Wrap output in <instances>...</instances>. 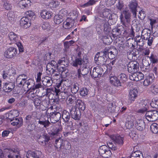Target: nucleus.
Returning <instances> with one entry per match:
<instances>
[{"mask_svg": "<svg viewBox=\"0 0 158 158\" xmlns=\"http://www.w3.org/2000/svg\"><path fill=\"white\" fill-rule=\"evenodd\" d=\"M8 38L12 43H14L19 41V38L15 33L11 32L8 35Z\"/></svg>", "mask_w": 158, "mask_h": 158, "instance_id": "nucleus-19", "label": "nucleus"}, {"mask_svg": "<svg viewBox=\"0 0 158 158\" xmlns=\"http://www.w3.org/2000/svg\"><path fill=\"white\" fill-rule=\"evenodd\" d=\"M17 52V49L13 47L8 48L4 52V56L7 58H10L15 56Z\"/></svg>", "mask_w": 158, "mask_h": 158, "instance_id": "nucleus-9", "label": "nucleus"}, {"mask_svg": "<svg viewBox=\"0 0 158 158\" xmlns=\"http://www.w3.org/2000/svg\"><path fill=\"white\" fill-rule=\"evenodd\" d=\"M76 107L82 110L85 109V106L81 99H77L76 104Z\"/></svg>", "mask_w": 158, "mask_h": 158, "instance_id": "nucleus-27", "label": "nucleus"}, {"mask_svg": "<svg viewBox=\"0 0 158 158\" xmlns=\"http://www.w3.org/2000/svg\"><path fill=\"white\" fill-rule=\"evenodd\" d=\"M20 157L18 152L11 151L7 156V158H20Z\"/></svg>", "mask_w": 158, "mask_h": 158, "instance_id": "nucleus-29", "label": "nucleus"}, {"mask_svg": "<svg viewBox=\"0 0 158 158\" xmlns=\"http://www.w3.org/2000/svg\"><path fill=\"white\" fill-rule=\"evenodd\" d=\"M107 52L104 51L103 52H99L95 56L94 60L96 63L98 65L99 64H103L106 60V55Z\"/></svg>", "mask_w": 158, "mask_h": 158, "instance_id": "nucleus-3", "label": "nucleus"}, {"mask_svg": "<svg viewBox=\"0 0 158 158\" xmlns=\"http://www.w3.org/2000/svg\"><path fill=\"white\" fill-rule=\"evenodd\" d=\"M6 70L3 71L2 75L3 78L10 82L7 83H5L4 84L3 89V90L7 92L11 91L15 87V85L11 82L13 81L15 79L14 76L16 73V70L15 69L10 68L8 66H7Z\"/></svg>", "mask_w": 158, "mask_h": 158, "instance_id": "nucleus-1", "label": "nucleus"}, {"mask_svg": "<svg viewBox=\"0 0 158 158\" xmlns=\"http://www.w3.org/2000/svg\"><path fill=\"white\" fill-rule=\"evenodd\" d=\"M132 156L135 158H143L142 152L139 151H137L132 153Z\"/></svg>", "mask_w": 158, "mask_h": 158, "instance_id": "nucleus-33", "label": "nucleus"}, {"mask_svg": "<svg viewBox=\"0 0 158 158\" xmlns=\"http://www.w3.org/2000/svg\"><path fill=\"white\" fill-rule=\"evenodd\" d=\"M62 118L65 121L68 122L69 119V113L66 110H64L62 114Z\"/></svg>", "mask_w": 158, "mask_h": 158, "instance_id": "nucleus-40", "label": "nucleus"}, {"mask_svg": "<svg viewBox=\"0 0 158 158\" xmlns=\"http://www.w3.org/2000/svg\"><path fill=\"white\" fill-rule=\"evenodd\" d=\"M134 125L133 122L132 121H128L126 122L125 123L126 127L128 129L131 128Z\"/></svg>", "mask_w": 158, "mask_h": 158, "instance_id": "nucleus-45", "label": "nucleus"}, {"mask_svg": "<svg viewBox=\"0 0 158 158\" xmlns=\"http://www.w3.org/2000/svg\"><path fill=\"white\" fill-rule=\"evenodd\" d=\"M118 78L119 79V81L122 83H124L126 82L127 80V76L124 73H121L118 76Z\"/></svg>", "mask_w": 158, "mask_h": 158, "instance_id": "nucleus-38", "label": "nucleus"}, {"mask_svg": "<svg viewBox=\"0 0 158 158\" xmlns=\"http://www.w3.org/2000/svg\"><path fill=\"white\" fill-rule=\"evenodd\" d=\"M129 6L133 15L135 17L136 16V8L137 7V4L135 2H130Z\"/></svg>", "mask_w": 158, "mask_h": 158, "instance_id": "nucleus-20", "label": "nucleus"}, {"mask_svg": "<svg viewBox=\"0 0 158 158\" xmlns=\"http://www.w3.org/2000/svg\"><path fill=\"white\" fill-rule=\"evenodd\" d=\"M104 51H106L107 53L106 55V58L108 56L110 59H113L115 57V55L113 53L112 51L108 50L107 49H105Z\"/></svg>", "mask_w": 158, "mask_h": 158, "instance_id": "nucleus-39", "label": "nucleus"}, {"mask_svg": "<svg viewBox=\"0 0 158 158\" xmlns=\"http://www.w3.org/2000/svg\"><path fill=\"white\" fill-rule=\"evenodd\" d=\"M49 140V138L48 136H45L44 137L41 136L39 139V142L40 144H45Z\"/></svg>", "mask_w": 158, "mask_h": 158, "instance_id": "nucleus-37", "label": "nucleus"}, {"mask_svg": "<svg viewBox=\"0 0 158 158\" xmlns=\"http://www.w3.org/2000/svg\"><path fill=\"white\" fill-rule=\"evenodd\" d=\"M147 39H148V45L149 46H151L153 41V38L152 37H148V39L147 38L146 40Z\"/></svg>", "mask_w": 158, "mask_h": 158, "instance_id": "nucleus-61", "label": "nucleus"}, {"mask_svg": "<svg viewBox=\"0 0 158 158\" xmlns=\"http://www.w3.org/2000/svg\"><path fill=\"white\" fill-rule=\"evenodd\" d=\"M114 63V62L112 61V62H110V63L107 64L106 65L107 70H110L112 68V66L113 65Z\"/></svg>", "mask_w": 158, "mask_h": 158, "instance_id": "nucleus-60", "label": "nucleus"}, {"mask_svg": "<svg viewBox=\"0 0 158 158\" xmlns=\"http://www.w3.org/2000/svg\"><path fill=\"white\" fill-rule=\"evenodd\" d=\"M67 13L66 11L64 9L62 10L60 12V14L55 15L54 17V21L56 24H59L63 21V17Z\"/></svg>", "mask_w": 158, "mask_h": 158, "instance_id": "nucleus-10", "label": "nucleus"}, {"mask_svg": "<svg viewBox=\"0 0 158 158\" xmlns=\"http://www.w3.org/2000/svg\"><path fill=\"white\" fill-rule=\"evenodd\" d=\"M69 16L68 17L67 19H71V20H73L74 21H75L77 18L78 15L77 13V12L75 11H73L69 13Z\"/></svg>", "mask_w": 158, "mask_h": 158, "instance_id": "nucleus-34", "label": "nucleus"}, {"mask_svg": "<svg viewBox=\"0 0 158 158\" xmlns=\"http://www.w3.org/2000/svg\"><path fill=\"white\" fill-rule=\"evenodd\" d=\"M151 92L154 94H156L158 93V88L155 86H152L151 87Z\"/></svg>", "mask_w": 158, "mask_h": 158, "instance_id": "nucleus-52", "label": "nucleus"}, {"mask_svg": "<svg viewBox=\"0 0 158 158\" xmlns=\"http://www.w3.org/2000/svg\"><path fill=\"white\" fill-rule=\"evenodd\" d=\"M74 111L73 109H71L70 110V114L72 115L73 118L75 120H79L80 118V114H78L77 112L76 111Z\"/></svg>", "mask_w": 158, "mask_h": 158, "instance_id": "nucleus-30", "label": "nucleus"}, {"mask_svg": "<svg viewBox=\"0 0 158 158\" xmlns=\"http://www.w3.org/2000/svg\"><path fill=\"white\" fill-rule=\"evenodd\" d=\"M20 23V25L25 29L29 27L31 25L30 19L26 17H23L21 19Z\"/></svg>", "mask_w": 158, "mask_h": 158, "instance_id": "nucleus-12", "label": "nucleus"}, {"mask_svg": "<svg viewBox=\"0 0 158 158\" xmlns=\"http://www.w3.org/2000/svg\"><path fill=\"white\" fill-rule=\"evenodd\" d=\"M139 68V64L136 61H131L127 65L128 71L132 74L136 72Z\"/></svg>", "mask_w": 158, "mask_h": 158, "instance_id": "nucleus-8", "label": "nucleus"}, {"mask_svg": "<svg viewBox=\"0 0 158 158\" xmlns=\"http://www.w3.org/2000/svg\"><path fill=\"white\" fill-rule=\"evenodd\" d=\"M138 95V91L136 89H132L130 90L129 92V97L130 98H135L137 97Z\"/></svg>", "mask_w": 158, "mask_h": 158, "instance_id": "nucleus-26", "label": "nucleus"}, {"mask_svg": "<svg viewBox=\"0 0 158 158\" xmlns=\"http://www.w3.org/2000/svg\"><path fill=\"white\" fill-rule=\"evenodd\" d=\"M39 123L43 125L44 127H46L48 126L49 122L48 121H39Z\"/></svg>", "mask_w": 158, "mask_h": 158, "instance_id": "nucleus-58", "label": "nucleus"}, {"mask_svg": "<svg viewBox=\"0 0 158 158\" xmlns=\"http://www.w3.org/2000/svg\"><path fill=\"white\" fill-rule=\"evenodd\" d=\"M10 131L8 130H5L2 133V136L5 137L7 136L10 133Z\"/></svg>", "mask_w": 158, "mask_h": 158, "instance_id": "nucleus-63", "label": "nucleus"}, {"mask_svg": "<svg viewBox=\"0 0 158 158\" xmlns=\"http://www.w3.org/2000/svg\"><path fill=\"white\" fill-rule=\"evenodd\" d=\"M110 138L114 141L120 145H122L123 143V138L119 136L111 135L110 136Z\"/></svg>", "mask_w": 158, "mask_h": 158, "instance_id": "nucleus-23", "label": "nucleus"}, {"mask_svg": "<svg viewBox=\"0 0 158 158\" xmlns=\"http://www.w3.org/2000/svg\"><path fill=\"white\" fill-rule=\"evenodd\" d=\"M88 90L86 88H83L81 89L80 92V94L82 96H85L88 93Z\"/></svg>", "mask_w": 158, "mask_h": 158, "instance_id": "nucleus-47", "label": "nucleus"}, {"mask_svg": "<svg viewBox=\"0 0 158 158\" xmlns=\"http://www.w3.org/2000/svg\"><path fill=\"white\" fill-rule=\"evenodd\" d=\"M27 16H29L30 17H33L34 16V13L31 10H29L27 11L25 13Z\"/></svg>", "mask_w": 158, "mask_h": 158, "instance_id": "nucleus-57", "label": "nucleus"}, {"mask_svg": "<svg viewBox=\"0 0 158 158\" xmlns=\"http://www.w3.org/2000/svg\"><path fill=\"white\" fill-rule=\"evenodd\" d=\"M31 81V80H26L25 83L23 86V88H25L27 87L28 89H30L31 87H29V86L30 85V82Z\"/></svg>", "mask_w": 158, "mask_h": 158, "instance_id": "nucleus-56", "label": "nucleus"}, {"mask_svg": "<svg viewBox=\"0 0 158 158\" xmlns=\"http://www.w3.org/2000/svg\"><path fill=\"white\" fill-rule=\"evenodd\" d=\"M61 85V83H56V87L54 89V91L56 96H58L59 95V94L61 91L60 89H62Z\"/></svg>", "mask_w": 158, "mask_h": 158, "instance_id": "nucleus-36", "label": "nucleus"}, {"mask_svg": "<svg viewBox=\"0 0 158 158\" xmlns=\"http://www.w3.org/2000/svg\"><path fill=\"white\" fill-rule=\"evenodd\" d=\"M144 126V122L143 120H138L137 121L135 127L138 130L140 131H142L143 130Z\"/></svg>", "mask_w": 158, "mask_h": 158, "instance_id": "nucleus-25", "label": "nucleus"}, {"mask_svg": "<svg viewBox=\"0 0 158 158\" xmlns=\"http://www.w3.org/2000/svg\"><path fill=\"white\" fill-rule=\"evenodd\" d=\"M98 152L102 157L105 158H108L112 155V153L109 148L105 145L101 146L98 149Z\"/></svg>", "mask_w": 158, "mask_h": 158, "instance_id": "nucleus-4", "label": "nucleus"}, {"mask_svg": "<svg viewBox=\"0 0 158 158\" xmlns=\"http://www.w3.org/2000/svg\"><path fill=\"white\" fill-rule=\"evenodd\" d=\"M75 23V21L71 20L69 19H67L66 21L64 22L63 26L65 29H69L74 25Z\"/></svg>", "mask_w": 158, "mask_h": 158, "instance_id": "nucleus-18", "label": "nucleus"}, {"mask_svg": "<svg viewBox=\"0 0 158 158\" xmlns=\"http://www.w3.org/2000/svg\"><path fill=\"white\" fill-rule=\"evenodd\" d=\"M103 72L102 68L99 66L94 67L92 71V76L94 78L100 77Z\"/></svg>", "mask_w": 158, "mask_h": 158, "instance_id": "nucleus-14", "label": "nucleus"}, {"mask_svg": "<svg viewBox=\"0 0 158 158\" xmlns=\"http://www.w3.org/2000/svg\"><path fill=\"white\" fill-rule=\"evenodd\" d=\"M150 59L151 61L153 63H155L158 62V59L155 56L152 55L150 57Z\"/></svg>", "mask_w": 158, "mask_h": 158, "instance_id": "nucleus-53", "label": "nucleus"}, {"mask_svg": "<svg viewBox=\"0 0 158 158\" xmlns=\"http://www.w3.org/2000/svg\"><path fill=\"white\" fill-rule=\"evenodd\" d=\"M107 145L109 148L112 150H115L117 149V148L115 146L113 145L111 143L109 142L108 143Z\"/></svg>", "mask_w": 158, "mask_h": 158, "instance_id": "nucleus-59", "label": "nucleus"}, {"mask_svg": "<svg viewBox=\"0 0 158 158\" xmlns=\"http://www.w3.org/2000/svg\"><path fill=\"white\" fill-rule=\"evenodd\" d=\"M10 123L14 126H17L19 127H21L23 123V120L21 118L13 119L10 120Z\"/></svg>", "mask_w": 158, "mask_h": 158, "instance_id": "nucleus-21", "label": "nucleus"}, {"mask_svg": "<svg viewBox=\"0 0 158 158\" xmlns=\"http://www.w3.org/2000/svg\"><path fill=\"white\" fill-rule=\"evenodd\" d=\"M149 20L150 21V24L152 28L153 25L156 23V20L152 19H150Z\"/></svg>", "mask_w": 158, "mask_h": 158, "instance_id": "nucleus-64", "label": "nucleus"}, {"mask_svg": "<svg viewBox=\"0 0 158 158\" xmlns=\"http://www.w3.org/2000/svg\"><path fill=\"white\" fill-rule=\"evenodd\" d=\"M9 114L13 116L14 117H17L19 115V113L17 110H13L10 111Z\"/></svg>", "mask_w": 158, "mask_h": 158, "instance_id": "nucleus-48", "label": "nucleus"}, {"mask_svg": "<svg viewBox=\"0 0 158 158\" xmlns=\"http://www.w3.org/2000/svg\"><path fill=\"white\" fill-rule=\"evenodd\" d=\"M4 7L7 10L10 9L11 8V5L8 2H5L4 4Z\"/></svg>", "mask_w": 158, "mask_h": 158, "instance_id": "nucleus-62", "label": "nucleus"}, {"mask_svg": "<svg viewBox=\"0 0 158 158\" xmlns=\"http://www.w3.org/2000/svg\"><path fill=\"white\" fill-rule=\"evenodd\" d=\"M68 65V61L67 58L64 57L62 58L58 61L57 64V68L58 69H60L61 71H64L66 67Z\"/></svg>", "mask_w": 158, "mask_h": 158, "instance_id": "nucleus-7", "label": "nucleus"}, {"mask_svg": "<svg viewBox=\"0 0 158 158\" xmlns=\"http://www.w3.org/2000/svg\"><path fill=\"white\" fill-rule=\"evenodd\" d=\"M42 28L44 30L48 29L50 28V25L48 22H44L42 24Z\"/></svg>", "mask_w": 158, "mask_h": 158, "instance_id": "nucleus-46", "label": "nucleus"}, {"mask_svg": "<svg viewBox=\"0 0 158 158\" xmlns=\"http://www.w3.org/2000/svg\"><path fill=\"white\" fill-rule=\"evenodd\" d=\"M102 16L104 18H108L109 19H112L113 14H110V10L107 9H104L102 12Z\"/></svg>", "mask_w": 158, "mask_h": 158, "instance_id": "nucleus-28", "label": "nucleus"}, {"mask_svg": "<svg viewBox=\"0 0 158 158\" xmlns=\"http://www.w3.org/2000/svg\"><path fill=\"white\" fill-rule=\"evenodd\" d=\"M146 119L149 121H154L158 118V112L156 110L148 111L145 114Z\"/></svg>", "mask_w": 158, "mask_h": 158, "instance_id": "nucleus-5", "label": "nucleus"}, {"mask_svg": "<svg viewBox=\"0 0 158 158\" xmlns=\"http://www.w3.org/2000/svg\"><path fill=\"white\" fill-rule=\"evenodd\" d=\"M89 65L88 60L87 59H83V60H82L81 58H77L75 60L73 61V66L77 67L78 65H82L83 67L85 68V69L87 68Z\"/></svg>", "mask_w": 158, "mask_h": 158, "instance_id": "nucleus-6", "label": "nucleus"}, {"mask_svg": "<svg viewBox=\"0 0 158 158\" xmlns=\"http://www.w3.org/2000/svg\"><path fill=\"white\" fill-rule=\"evenodd\" d=\"M50 65H51L53 68V70H54L55 68L57 67V64L55 61L52 60L47 64V68H49Z\"/></svg>", "mask_w": 158, "mask_h": 158, "instance_id": "nucleus-43", "label": "nucleus"}, {"mask_svg": "<svg viewBox=\"0 0 158 158\" xmlns=\"http://www.w3.org/2000/svg\"><path fill=\"white\" fill-rule=\"evenodd\" d=\"M27 78V77L25 74H23L19 75L16 79L17 84L23 86Z\"/></svg>", "mask_w": 158, "mask_h": 158, "instance_id": "nucleus-17", "label": "nucleus"}, {"mask_svg": "<svg viewBox=\"0 0 158 158\" xmlns=\"http://www.w3.org/2000/svg\"><path fill=\"white\" fill-rule=\"evenodd\" d=\"M110 80V83L114 85L118 86H121V82L116 77L114 76L111 77Z\"/></svg>", "mask_w": 158, "mask_h": 158, "instance_id": "nucleus-24", "label": "nucleus"}, {"mask_svg": "<svg viewBox=\"0 0 158 158\" xmlns=\"http://www.w3.org/2000/svg\"><path fill=\"white\" fill-rule=\"evenodd\" d=\"M151 131L154 133L156 134L158 132V125L156 123L152 124L150 127Z\"/></svg>", "mask_w": 158, "mask_h": 158, "instance_id": "nucleus-32", "label": "nucleus"}, {"mask_svg": "<svg viewBox=\"0 0 158 158\" xmlns=\"http://www.w3.org/2000/svg\"><path fill=\"white\" fill-rule=\"evenodd\" d=\"M59 4V3L58 2H56L52 1L49 3V6L51 7H56Z\"/></svg>", "mask_w": 158, "mask_h": 158, "instance_id": "nucleus-44", "label": "nucleus"}, {"mask_svg": "<svg viewBox=\"0 0 158 158\" xmlns=\"http://www.w3.org/2000/svg\"><path fill=\"white\" fill-rule=\"evenodd\" d=\"M15 13L13 11H10L7 14L8 19L9 20H14L15 19Z\"/></svg>", "mask_w": 158, "mask_h": 158, "instance_id": "nucleus-41", "label": "nucleus"}, {"mask_svg": "<svg viewBox=\"0 0 158 158\" xmlns=\"http://www.w3.org/2000/svg\"><path fill=\"white\" fill-rule=\"evenodd\" d=\"M125 27L124 26H121L119 28L114 29L112 30V35L114 38L120 35L123 31L125 32L127 30H125Z\"/></svg>", "mask_w": 158, "mask_h": 158, "instance_id": "nucleus-15", "label": "nucleus"}, {"mask_svg": "<svg viewBox=\"0 0 158 158\" xmlns=\"http://www.w3.org/2000/svg\"><path fill=\"white\" fill-rule=\"evenodd\" d=\"M16 44L17 46L18 47L19 50L20 52H22L23 51V47L21 43L17 41L16 42Z\"/></svg>", "mask_w": 158, "mask_h": 158, "instance_id": "nucleus-55", "label": "nucleus"}, {"mask_svg": "<svg viewBox=\"0 0 158 158\" xmlns=\"http://www.w3.org/2000/svg\"><path fill=\"white\" fill-rule=\"evenodd\" d=\"M31 1L30 0H21L19 2L18 5L21 9H27L31 6Z\"/></svg>", "mask_w": 158, "mask_h": 158, "instance_id": "nucleus-13", "label": "nucleus"}, {"mask_svg": "<svg viewBox=\"0 0 158 158\" xmlns=\"http://www.w3.org/2000/svg\"><path fill=\"white\" fill-rule=\"evenodd\" d=\"M95 2L94 0H90L87 3L84 4L83 7H85L90 5H92L94 4Z\"/></svg>", "mask_w": 158, "mask_h": 158, "instance_id": "nucleus-54", "label": "nucleus"}, {"mask_svg": "<svg viewBox=\"0 0 158 158\" xmlns=\"http://www.w3.org/2000/svg\"><path fill=\"white\" fill-rule=\"evenodd\" d=\"M138 16L141 19H143L145 18L146 14L143 10L141 9L140 11H139Z\"/></svg>", "mask_w": 158, "mask_h": 158, "instance_id": "nucleus-42", "label": "nucleus"}, {"mask_svg": "<svg viewBox=\"0 0 158 158\" xmlns=\"http://www.w3.org/2000/svg\"><path fill=\"white\" fill-rule=\"evenodd\" d=\"M42 82L44 85L47 87L50 86L52 84V81L51 79L48 77L44 78Z\"/></svg>", "mask_w": 158, "mask_h": 158, "instance_id": "nucleus-31", "label": "nucleus"}, {"mask_svg": "<svg viewBox=\"0 0 158 158\" xmlns=\"http://www.w3.org/2000/svg\"><path fill=\"white\" fill-rule=\"evenodd\" d=\"M154 78V77L153 74H149L146 77L143 82V85L145 86L149 85L152 83Z\"/></svg>", "mask_w": 158, "mask_h": 158, "instance_id": "nucleus-16", "label": "nucleus"}, {"mask_svg": "<svg viewBox=\"0 0 158 158\" xmlns=\"http://www.w3.org/2000/svg\"><path fill=\"white\" fill-rule=\"evenodd\" d=\"M129 135L130 137L134 140L136 139L138 137L137 135L135 134L134 131L130 133Z\"/></svg>", "mask_w": 158, "mask_h": 158, "instance_id": "nucleus-51", "label": "nucleus"}, {"mask_svg": "<svg viewBox=\"0 0 158 158\" xmlns=\"http://www.w3.org/2000/svg\"><path fill=\"white\" fill-rule=\"evenodd\" d=\"M71 91L73 93H76L78 91L79 88L77 86V85L74 84L71 88Z\"/></svg>", "mask_w": 158, "mask_h": 158, "instance_id": "nucleus-50", "label": "nucleus"}, {"mask_svg": "<svg viewBox=\"0 0 158 158\" xmlns=\"http://www.w3.org/2000/svg\"><path fill=\"white\" fill-rule=\"evenodd\" d=\"M131 13L127 8H125L120 16L121 23L125 27V30H127L130 25Z\"/></svg>", "mask_w": 158, "mask_h": 158, "instance_id": "nucleus-2", "label": "nucleus"}, {"mask_svg": "<svg viewBox=\"0 0 158 158\" xmlns=\"http://www.w3.org/2000/svg\"><path fill=\"white\" fill-rule=\"evenodd\" d=\"M40 16L43 19H48L50 18L52 15V13L50 11L44 10H42L40 13Z\"/></svg>", "mask_w": 158, "mask_h": 158, "instance_id": "nucleus-22", "label": "nucleus"}, {"mask_svg": "<svg viewBox=\"0 0 158 158\" xmlns=\"http://www.w3.org/2000/svg\"><path fill=\"white\" fill-rule=\"evenodd\" d=\"M144 77V75L141 72H135L130 76L129 79L131 80L138 81L143 79Z\"/></svg>", "mask_w": 158, "mask_h": 158, "instance_id": "nucleus-11", "label": "nucleus"}, {"mask_svg": "<svg viewBox=\"0 0 158 158\" xmlns=\"http://www.w3.org/2000/svg\"><path fill=\"white\" fill-rule=\"evenodd\" d=\"M103 40L104 43L107 45L110 44L112 41L111 37L108 35L104 36L103 39Z\"/></svg>", "mask_w": 158, "mask_h": 158, "instance_id": "nucleus-35", "label": "nucleus"}, {"mask_svg": "<svg viewBox=\"0 0 158 158\" xmlns=\"http://www.w3.org/2000/svg\"><path fill=\"white\" fill-rule=\"evenodd\" d=\"M84 70H82V72H81L80 69H78L77 70V73L76 74V76L78 77V78H80L81 75H84L86 74L87 73H83V71Z\"/></svg>", "mask_w": 158, "mask_h": 158, "instance_id": "nucleus-49", "label": "nucleus"}]
</instances>
